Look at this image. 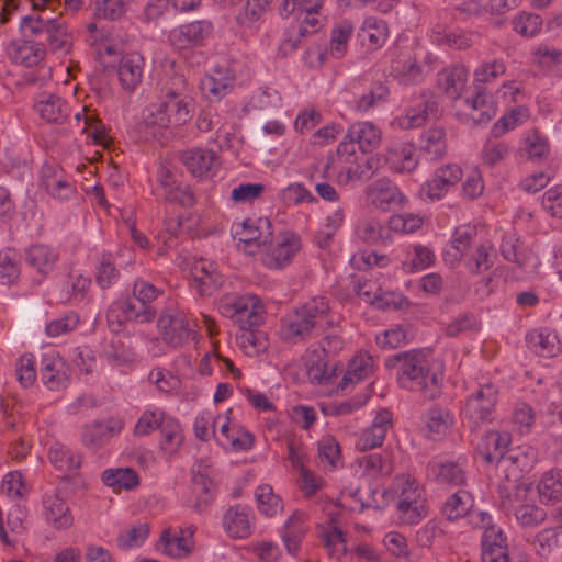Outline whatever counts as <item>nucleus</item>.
<instances>
[{
	"mask_svg": "<svg viewBox=\"0 0 562 562\" xmlns=\"http://www.w3.org/2000/svg\"><path fill=\"white\" fill-rule=\"evenodd\" d=\"M469 71L465 67L456 65L446 68L439 77V83L446 94L457 102L463 103L467 120L475 124L486 123L491 120L492 97L490 85L492 80V66L490 64L481 65L474 71L473 94L461 99L464 90Z\"/></svg>",
	"mask_w": 562,
	"mask_h": 562,
	"instance_id": "nucleus-1",
	"label": "nucleus"
},
{
	"mask_svg": "<svg viewBox=\"0 0 562 562\" xmlns=\"http://www.w3.org/2000/svg\"><path fill=\"white\" fill-rule=\"evenodd\" d=\"M194 113V100L184 93L168 90L142 111L139 130L154 138L173 135Z\"/></svg>",
	"mask_w": 562,
	"mask_h": 562,
	"instance_id": "nucleus-2",
	"label": "nucleus"
},
{
	"mask_svg": "<svg viewBox=\"0 0 562 562\" xmlns=\"http://www.w3.org/2000/svg\"><path fill=\"white\" fill-rule=\"evenodd\" d=\"M430 356L429 349H413L389 357L385 366L396 370L402 387L419 392L427 400H435L441 393L442 372L430 364Z\"/></svg>",
	"mask_w": 562,
	"mask_h": 562,
	"instance_id": "nucleus-3",
	"label": "nucleus"
},
{
	"mask_svg": "<svg viewBox=\"0 0 562 562\" xmlns=\"http://www.w3.org/2000/svg\"><path fill=\"white\" fill-rule=\"evenodd\" d=\"M220 311L239 325L236 340L247 356L256 357L267 350V335L257 329L263 322V306L257 296H226L220 303Z\"/></svg>",
	"mask_w": 562,
	"mask_h": 562,
	"instance_id": "nucleus-4",
	"label": "nucleus"
},
{
	"mask_svg": "<svg viewBox=\"0 0 562 562\" xmlns=\"http://www.w3.org/2000/svg\"><path fill=\"white\" fill-rule=\"evenodd\" d=\"M334 325L328 300L315 296L283 321L282 337L293 344L303 342L317 331H325Z\"/></svg>",
	"mask_w": 562,
	"mask_h": 562,
	"instance_id": "nucleus-5",
	"label": "nucleus"
},
{
	"mask_svg": "<svg viewBox=\"0 0 562 562\" xmlns=\"http://www.w3.org/2000/svg\"><path fill=\"white\" fill-rule=\"evenodd\" d=\"M463 416L471 430V442L474 445L477 454L485 462H492V451L490 448L492 389L488 384L480 387L467 398Z\"/></svg>",
	"mask_w": 562,
	"mask_h": 562,
	"instance_id": "nucleus-6",
	"label": "nucleus"
},
{
	"mask_svg": "<svg viewBox=\"0 0 562 562\" xmlns=\"http://www.w3.org/2000/svg\"><path fill=\"white\" fill-rule=\"evenodd\" d=\"M517 457L501 453L495 463L496 475L501 477L497 486L501 510L509 514L516 510L517 506L528 499L530 488L524 483H518Z\"/></svg>",
	"mask_w": 562,
	"mask_h": 562,
	"instance_id": "nucleus-7",
	"label": "nucleus"
},
{
	"mask_svg": "<svg viewBox=\"0 0 562 562\" xmlns=\"http://www.w3.org/2000/svg\"><path fill=\"white\" fill-rule=\"evenodd\" d=\"M40 187L54 200L69 201L76 198V186L57 164L45 162L40 172Z\"/></svg>",
	"mask_w": 562,
	"mask_h": 562,
	"instance_id": "nucleus-8",
	"label": "nucleus"
},
{
	"mask_svg": "<svg viewBox=\"0 0 562 562\" xmlns=\"http://www.w3.org/2000/svg\"><path fill=\"white\" fill-rule=\"evenodd\" d=\"M270 228L271 223L267 217L246 218L233 225V237L238 247L243 244L244 251H247V247L272 245L273 235Z\"/></svg>",
	"mask_w": 562,
	"mask_h": 562,
	"instance_id": "nucleus-9",
	"label": "nucleus"
},
{
	"mask_svg": "<svg viewBox=\"0 0 562 562\" xmlns=\"http://www.w3.org/2000/svg\"><path fill=\"white\" fill-rule=\"evenodd\" d=\"M405 196L397 186L387 178L372 181L366 189V203L380 211H391L405 202Z\"/></svg>",
	"mask_w": 562,
	"mask_h": 562,
	"instance_id": "nucleus-10",
	"label": "nucleus"
},
{
	"mask_svg": "<svg viewBox=\"0 0 562 562\" xmlns=\"http://www.w3.org/2000/svg\"><path fill=\"white\" fill-rule=\"evenodd\" d=\"M87 42L94 49L99 63L104 69L115 68L123 56L121 44L99 30L94 23L87 26Z\"/></svg>",
	"mask_w": 562,
	"mask_h": 562,
	"instance_id": "nucleus-11",
	"label": "nucleus"
},
{
	"mask_svg": "<svg viewBox=\"0 0 562 562\" xmlns=\"http://www.w3.org/2000/svg\"><path fill=\"white\" fill-rule=\"evenodd\" d=\"M462 179V169L457 164H447L436 169L431 179L420 189V195L431 201L440 200Z\"/></svg>",
	"mask_w": 562,
	"mask_h": 562,
	"instance_id": "nucleus-12",
	"label": "nucleus"
},
{
	"mask_svg": "<svg viewBox=\"0 0 562 562\" xmlns=\"http://www.w3.org/2000/svg\"><path fill=\"white\" fill-rule=\"evenodd\" d=\"M355 27L351 21L342 20L334 24L330 32V40L325 50L311 49L310 55H316L317 61L315 66L323 65L328 57L340 59L348 50L349 42L352 37Z\"/></svg>",
	"mask_w": 562,
	"mask_h": 562,
	"instance_id": "nucleus-13",
	"label": "nucleus"
},
{
	"mask_svg": "<svg viewBox=\"0 0 562 562\" xmlns=\"http://www.w3.org/2000/svg\"><path fill=\"white\" fill-rule=\"evenodd\" d=\"M235 75L227 66H215L200 81L202 95L210 102L220 101L233 88Z\"/></svg>",
	"mask_w": 562,
	"mask_h": 562,
	"instance_id": "nucleus-14",
	"label": "nucleus"
},
{
	"mask_svg": "<svg viewBox=\"0 0 562 562\" xmlns=\"http://www.w3.org/2000/svg\"><path fill=\"white\" fill-rule=\"evenodd\" d=\"M157 326L161 331L162 341L173 348L182 346L193 333L189 319L178 314H161Z\"/></svg>",
	"mask_w": 562,
	"mask_h": 562,
	"instance_id": "nucleus-15",
	"label": "nucleus"
},
{
	"mask_svg": "<svg viewBox=\"0 0 562 562\" xmlns=\"http://www.w3.org/2000/svg\"><path fill=\"white\" fill-rule=\"evenodd\" d=\"M194 286L202 296L212 295L224 282L216 265L205 258L195 260L190 269Z\"/></svg>",
	"mask_w": 562,
	"mask_h": 562,
	"instance_id": "nucleus-16",
	"label": "nucleus"
},
{
	"mask_svg": "<svg viewBox=\"0 0 562 562\" xmlns=\"http://www.w3.org/2000/svg\"><path fill=\"white\" fill-rule=\"evenodd\" d=\"M40 376L43 384L50 391L65 389L69 383L67 366L63 358L55 352L43 355Z\"/></svg>",
	"mask_w": 562,
	"mask_h": 562,
	"instance_id": "nucleus-17",
	"label": "nucleus"
},
{
	"mask_svg": "<svg viewBox=\"0 0 562 562\" xmlns=\"http://www.w3.org/2000/svg\"><path fill=\"white\" fill-rule=\"evenodd\" d=\"M212 32V24L207 21H194L175 27L170 31L168 40L178 49L200 45Z\"/></svg>",
	"mask_w": 562,
	"mask_h": 562,
	"instance_id": "nucleus-18",
	"label": "nucleus"
},
{
	"mask_svg": "<svg viewBox=\"0 0 562 562\" xmlns=\"http://www.w3.org/2000/svg\"><path fill=\"white\" fill-rule=\"evenodd\" d=\"M270 247L266 255L265 263L269 268L281 269L285 267L299 251L301 244L300 238L293 233H283Z\"/></svg>",
	"mask_w": 562,
	"mask_h": 562,
	"instance_id": "nucleus-19",
	"label": "nucleus"
},
{
	"mask_svg": "<svg viewBox=\"0 0 562 562\" xmlns=\"http://www.w3.org/2000/svg\"><path fill=\"white\" fill-rule=\"evenodd\" d=\"M7 55L16 65L33 67L44 60L46 48L41 42L20 38L7 46Z\"/></svg>",
	"mask_w": 562,
	"mask_h": 562,
	"instance_id": "nucleus-20",
	"label": "nucleus"
},
{
	"mask_svg": "<svg viewBox=\"0 0 562 562\" xmlns=\"http://www.w3.org/2000/svg\"><path fill=\"white\" fill-rule=\"evenodd\" d=\"M122 429L123 422L120 419L97 420L85 426L82 443L89 449H99L109 442L112 437L120 434Z\"/></svg>",
	"mask_w": 562,
	"mask_h": 562,
	"instance_id": "nucleus-21",
	"label": "nucleus"
},
{
	"mask_svg": "<svg viewBox=\"0 0 562 562\" xmlns=\"http://www.w3.org/2000/svg\"><path fill=\"white\" fill-rule=\"evenodd\" d=\"M254 516L251 509L245 505L229 507L223 517V526L229 537L245 539L251 535Z\"/></svg>",
	"mask_w": 562,
	"mask_h": 562,
	"instance_id": "nucleus-22",
	"label": "nucleus"
},
{
	"mask_svg": "<svg viewBox=\"0 0 562 562\" xmlns=\"http://www.w3.org/2000/svg\"><path fill=\"white\" fill-rule=\"evenodd\" d=\"M426 436L432 440L445 438L454 425V415L448 408L432 406L423 415Z\"/></svg>",
	"mask_w": 562,
	"mask_h": 562,
	"instance_id": "nucleus-23",
	"label": "nucleus"
},
{
	"mask_svg": "<svg viewBox=\"0 0 562 562\" xmlns=\"http://www.w3.org/2000/svg\"><path fill=\"white\" fill-rule=\"evenodd\" d=\"M389 33V26L383 19L369 15L363 19L357 36L363 47L376 50L385 44Z\"/></svg>",
	"mask_w": 562,
	"mask_h": 562,
	"instance_id": "nucleus-24",
	"label": "nucleus"
},
{
	"mask_svg": "<svg viewBox=\"0 0 562 562\" xmlns=\"http://www.w3.org/2000/svg\"><path fill=\"white\" fill-rule=\"evenodd\" d=\"M391 425L392 414L387 409L379 412L372 424L362 431L357 447L366 451L382 446Z\"/></svg>",
	"mask_w": 562,
	"mask_h": 562,
	"instance_id": "nucleus-25",
	"label": "nucleus"
},
{
	"mask_svg": "<svg viewBox=\"0 0 562 562\" xmlns=\"http://www.w3.org/2000/svg\"><path fill=\"white\" fill-rule=\"evenodd\" d=\"M528 348L540 357H555L562 350V345L553 330L541 327L526 335Z\"/></svg>",
	"mask_w": 562,
	"mask_h": 562,
	"instance_id": "nucleus-26",
	"label": "nucleus"
},
{
	"mask_svg": "<svg viewBox=\"0 0 562 562\" xmlns=\"http://www.w3.org/2000/svg\"><path fill=\"white\" fill-rule=\"evenodd\" d=\"M144 58L139 53L133 52L122 56L116 65L121 85L133 90L142 80Z\"/></svg>",
	"mask_w": 562,
	"mask_h": 562,
	"instance_id": "nucleus-27",
	"label": "nucleus"
},
{
	"mask_svg": "<svg viewBox=\"0 0 562 562\" xmlns=\"http://www.w3.org/2000/svg\"><path fill=\"white\" fill-rule=\"evenodd\" d=\"M385 161L394 172H412L418 158L412 143H394L386 153Z\"/></svg>",
	"mask_w": 562,
	"mask_h": 562,
	"instance_id": "nucleus-28",
	"label": "nucleus"
},
{
	"mask_svg": "<svg viewBox=\"0 0 562 562\" xmlns=\"http://www.w3.org/2000/svg\"><path fill=\"white\" fill-rule=\"evenodd\" d=\"M180 160L193 176L200 177L209 172L217 160L215 151L203 147H194L181 153Z\"/></svg>",
	"mask_w": 562,
	"mask_h": 562,
	"instance_id": "nucleus-29",
	"label": "nucleus"
},
{
	"mask_svg": "<svg viewBox=\"0 0 562 562\" xmlns=\"http://www.w3.org/2000/svg\"><path fill=\"white\" fill-rule=\"evenodd\" d=\"M34 108L43 120L54 123L61 122L69 113L68 104L59 95L48 92L37 97Z\"/></svg>",
	"mask_w": 562,
	"mask_h": 562,
	"instance_id": "nucleus-30",
	"label": "nucleus"
},
{
	"mask_svg": "<svg viewBox=\"0 0 562 562\" xmlns=\"http://www.w3.org/2000/svg\"><path fill=\"white\" fill-rule=\"evenodd\" d=\"M307 529L306 515L302 512H294L284 524L282 540L290 554L295 555L300 551Z\"/></svg>",
	"mask_w": 562,
	"mask_h": 562,
	"instance_id": "nucleus-31",
	"label": "nucleus"
},
{
	"mask_svg": "<svg viewBox=\"0 0 562 562\" xmlns=\"http://www.w3.org/2000/svg\"><path fill=\"white\" fill-rule=\"evenodd\" d=\"M75 128L86 135V140H113L108 136L105 125L97 117L94 112L86 106L81 112H77L74 116Z\"/></svg>",
	"mask_w": 562,
	"mask_h": 562,
	"instance_id": "nucleus-32",
	"label": "nucleus"
},
{
	"mask_svg": "<svg viewBox=\"0 0 562 562\" xmlns=\"http://www.w3.org/2000/svg\"><path fill=\"white\" fill-rule=\"evenodd\" d=\"M50 2L52 0H49L43 9L38 10H34L31 7L33 13L25 14L20 18L19 32L21 34V38L35 42V40L46 36L48 27L50 25V16L45 18L41 15L38 12H42L45 9H47Z\"/></svg>",
	"mask_w": 562,
	"mask_h": 562,
	"instance_id": "nucleus-33",
	"label": "nucleus"
},
{
	"mask_svg": "<svg viewBox=\"0 0 562 562\" xmlns=\"http://www.w3.org/2000/svg\"><path fill=\"white\" fill-rule=\"evenodd\" d=\"M46 40L49 48L57 55H67L72 47V33L60 18H49Z\"/></svg>",
	"mask_w": 562,
	"mask_h": 562,
	"instance_id": "nucleus-34",
	"label": "nucleus"
},
{
	"mask_svg": "<svg viewBox=\"0 0 562 562\" xmlns=\"http://www.w3.org/2000/svg\"><path fill=\"white\" fill-rule=\"evenodd\" d=\"M46 520L57 529H66L72 525V516L65 499L58 494L46 495L43 499Z\"/></svg>",
	"mask_w": 562,
	"mask_h": 562,
	"instance_id": "nucleus-35",
	"label": "nucleus"
},
{
	"mask_svg": "<svg viewBox=\"0 0 562 562\" xmlns=\"http://www.w3.org/2000/svg\"><path fill=\"white\" fill-rule=\"evenodd\" d=\"M102 481L114 491H131L138 486L139 476L132 468L106 469L102 473Z\"/></svg>",
	"mask_w": 562,
	"mask_h": 562,
	"instance_id": "nucleus-36",
	"label": "nucleus"
},
{
	"mask_svg": "<svg viewBox=\"0 0 562 562\" xmlns=\"http://www.w3.org/2000/svg\"><path fill=\"white\" fill-rule=\"evenodd\" d=\"M192 488L199 497L194 507L202 512L212 502L214 483L201 464L192 470Z\"/></svg>",
	"mask_w": 562,
	"mask_h": 562,
	"instance_id": "nucleus-37",
	"label": "nucleus"
},
{
	"mask_svg": "<svg viewBox=\"0 0 562 562\" xmlns=\"http://www.w3.org/2000/svg\"><path fill=\"white\" fill-rule=\"evenodd\" d=\"M530 64L538 69L550 72L562 65V50L548 44H539L530 52Z\"/></svg>",
	"mask_w": 562,
	"mask_h": 562,
	"instance_id": "nucleus-38",
	"label": "nucleus"
},
{
	"mask_svg": "<svg viewBox=\"0 0 562 562\" xmlns=\"http://www.w3.org/2000/svg\"><path fill=\"white\" fill-rule=\"evenodd\" d=\"M56 260L57 254L45 245H33L25 252V261L42 274L50 272Z\"/></svg>",
	"mask_w": 562,
	"mask_h": 562,
	"instance_id": "nucleus-39",
	"label": "nucleus"
},
{
	"mask_svg": "<svg viewBox=\"0 0 562 562\" xmlns=\"http://www.w3.org/2000/svg\"><path fill=\"white\" fill-rule=\"evenodd\" d=\"M156 548L171 558H182L190 553V548L187 544L182 531L171 535L169 528L162 530Z\"/></svg>",
	"mask_w": 562,
	"mask_h": 562,
	"instance_id": "nucleus-40",
	"label": "nucleus"
},
{
	"mask_svg": "<svg viewBox=\"0 0 562 562\" xmlns=\"http://www.w3.org/2000/svg\"><path fill=\"white\" fill-rule=\"evenodd\" d=\"M561 535L562 526L544 528L535 535L530 543L538 555L548 558L559 547Z\"/></svg>",
	"mask_w": 562,
	"mask_h": 562,
	"instance_id": "nucleus-41",
	"label": "nucleus"
},
{
	"mask_svg": "<svg viewBox=\"0 0 562 562\" xmlns=\"http://www.w3.org/2000/svg\"><path fill=\"white\" fill-rule=\"evenodd\" d=\"M48 457L53 465L63 472L79 469L82 460L79 453H76L59 443H55L49 448Z\"/></svg>",
	"mask_w": 562,
	"mask_h": 562,
	"instance_id": "nucleus-42",
	"label": "nucleus"
},
{
	"mask_svg": "<svg viewBox=\"0 0 562 562\" xmlns=\"http://www.w3.org/2000/svg\"><path fill=\"white\" fill-rule=\"evenodd\" d=\"M434 105L435 103L420 100L416 108L407 110L404 115L396 117L392 124L402 130L419 127L424 124L429 113L434 111Z\"/></svg>",
	"mask_w": 562,
	"mask_h": 562,
	"instance_id": "nucleus-43",
	"label": "nucleus"
},
{
	"mask_svg": "<svg viewBox=\"0 0 562 562\" xmlns=\"http://www.w3.org/2000/svg\"><path fill=\"white\" fill-rule=\"evenodd\" d=\"M429 469L440 483L461 485L465 481L464 471L458 462H431Z\"/></svg>",
	"mask_w": 562,
	"mask_h": 562,
	"instance_id": "nucleus-44",
	"label": "nucleus"
},
{
	"mask_svg": "<svg viewBox=\"0 0 562 562\" xmlns=\"http://www.w3.org/2000/svg\"><path fill=\"white\" fill-rule=\"evenodd\" d=\"M159 430L162 436L161 449L175 453L183 441L181 425L175 418L166 416Z\"/></svg>",
	"mask_w": 562,
	"mask_h": 562,
	"instance_id": "nucleus-45",
	"label": "nucleus"
},
{
	"mask_svg": "<svg viewBox=\"0 0 562 562\" xmlns=\"http://www.w3.org/2000/svg\"><path fill=\"white\" fill-rule=\"evenodd\" d=\"M360 465L372 475H391L393 472V462L391 453L387 451L370 453L361 458Z\"/></svg>",
	"mask_w": 562,
	"mask_h": 562,
	"instance_id": "nucleus-46",
	"label": "nucleus"
},
{
	"mask_svg": "<svg viewBox=\"0 0 562 562\" xmlns=\"http://www.w3.org/2000/svg\"><path fill=\"white\" fill-rule=\"evenodd\" d=\"M415 58L416 55L412 57L409 52H401L392 61V70L395 76L409 82L418 80L423 69L416 64Z\"/></svg>",
	"mask_w": 562,
	"mask_h": 562,
	"instance_id": "nucleus-47",
	"label": "nucleus"
},
{
	"mask_svg": "<svg viewBox=\"0 0 562 562\" xmlns=\"http://www.w3.org/2000/svg\"><path fill=\"white\" fill-rule=\"evenodd\" d=\"M256 499L259 510L268 517H273L283 509L282 499L273 493L270 485L265 484L258 486L256 490Z\"/></svg>",
	"mask_w": 562,
	"mask_h": 562,
	"instance_id": "nucleus-48",
	"label": "nucleus"
},
{
	"mask_svg": "<svg viewBox=\"0 0 562 562\" xmlns=\"http://www.w3.org/2000/svg\"><path fill=\"white\" fill-rule=\"evenodd\" d=\"M378 143H363L361 149L357 151V160L350 161L355 168H349L348 172L357 177H362L367 171L374 170L379 167L380 159L371 155Z\"/></svg>",
	"mask_w": 562,
	"mask_h": 562,
	"instance_id": "nucleus-49",
	"label": "nucleus"
},
{
	"mask_svg": "<svg viewBox=\"0 0 562 562\" xmlns=\"http://www.w3.org/2000/svg\"><path fill=\"white\" fill-rule=\"evenodd\" d=\"M336 367L328 368L326 361L319 355H313L306 361V374L312 383L327 384L335 375Z\"/></svg>",
	"mask_w": 562,
	"mask_h": 562,
	"instance_id": "nucleus-50",
	"label": "nucleus"
},
{
	"mask_svg": "<svg viewBox=\"0 0 562 562\" xmlns=\"http://www.w3.org/2000/svg\"><path fill=\"white\" fill-rule=\"evenodd\" d=\"M515 517L522 527L533 528L546 520L547 513L543 508L529 504L527 499L517 506Z\"/></svg>",
	"mask_w": 562,
	"mask_h": 562,
	"instance_id": "nucleus-51",
	"label": "nucleus"
},
{
	"mask_svg": "<svg viewBox=\"0 0 562 562\" xmlns=\"http://www.w3.org/2000/svg\"><path fill=\"white\" fill-rule=\"evenodd\" d=\"M559 475L551 472L543 474L538 484V493L542 503H555L562 497V483Z\"/></svg>",
	"mask_w": 562,
	"mask_h": 562,
	"instance_id": "nucleus-52",
	"label": "nucleus"
},
{
	"mask_svg": "<svg viewBox=\"0 0 562 562\" xmlns=\"http://www.w3.org/2000/svg\"><path fill=\"white\" fill-rule=\"evenodd\" d=\"M513 29L524 37H533L542 29V19L539 14L530 12H520L512 21Z\"/></svg>",
	"mask_w": 562,
	"mask_h": 562,
	"instance_id": "nucleus-53",
	"label": "nucleus"
},
{
	"mask_svg": "<svg viewBox=\"0 0 562 562\" xmlns=\"http://www.w3.org/2000/svg\"><path fill=\"white\" fill-rule=\"evenodd\" d=\"M470 494L465 491H458L451 495L442 506V514L449 520H456L468 514L470 507Z\"/></svg>",
	"mask_w": 562,
	"mask_h": 562,
	"instance_id": "nucleus-54",
	"label": "nucleus"
},
{
	"mask_svg": "<svg viewBox=\"0 0 562 562\" xmlns=\"http://www.w3.org/2000/svg\"><path fill=\"white\" fill-rule=\"evenodd\" d=\"M120 278V272L112 261L111 254H103L95 272V282L101 289H109Z\"/></svg>",
	"mask_w": 562,
	"mask_h": 562,
	"instance_id": "nucleus-55",
	"label": "nucleus"
},
{
	"mask_svg": "<svg viewBox=\"0 0 562 562\" xmlns=\"http://www.w3.org/2000/svg\"><path fill=\"white\" fill-rule=\"evenodd\" d=\"M356 234L364 243L378 244L385 241L390 231L378 221H364L357 226Z\"/></svg>",
	"mask_w": 562,
	"mask_h": 562,
	"instance_id": "nucleus-56",
	"label": "nucleus"
},
{
	"mask_svg": "<svg viewBox=\"0 0 562 562\" xmlns=\"http://www.w3.org/2000/svg\"><path fill=\"white\" fill-rule=\"evenodd\" d=\"M319 538L330 557L340 558L346 553L342 531L337 527L323 528Z\"/></svg>",
	"mask_w": 562,
	"mask_h": 562,
	"instance_id": "nucleus-57",
	"label": "nucleus"
},
{
	"mask_svg": "<svg viewBox=\"0 0 562 562\" xmlns=\"http://www.w3.org/2000/svg\"><path fill=\"white\" fill-rule=\"evenodd\" d=\"M282 98L273 88H260L250 97L247 110H265L269 108H278L281 105Z\"/></svg>",
	"mask_w": 562,
	"mask_h": 562,
	"instance_id": "nucleus-58",
	"label": "nucleus"
},
{
	"mask_svg": "<svg viewBox=\"0 0 562 562\" xmlns=\"http://www.w3.org/2000/svg\"><path fill=\"white\" fill-rule=\"evenodd\" d=\"M265 11V8L248 0L243 11H240L236 16V22L239 27L250 32H256L261 24Z\"/></svg>",
	"mask_w": 562,
	"mask_h": 562,
	"instance_id": "nucleus-59",
	"label": "nucleus"
},
{
	"mask_svg": "<svg viewBox=\"0 0 562 562\" xmlns=\"http://www.w3.org/2000/svg\"><path fill=\"white\" fill-rule=\"evenodd\" d=\"M148 533L149 525L146 522L138 524L117 536V546L124 550L138 547L146 540Z\"/></svg>",
	"mask_w": 562,
	"mask_h": 562,
	"instance_id": "nucleus-60",
	"label": "nucleus"
},
{
	"mask_svg": "<svg viewBox=\"0 0 562 562\" xmlns=\"http://www.w3.org/2000/svg\"><path fill=\"white\" fill-rule=\"evenodd\" d=\"M517 154L521 160L543 164L550 159V147L548 143H525Z\"/></svg>",
	"mask_w": 562,
	"mask_h": 562,
	"instance_id": "nucleus-61",
	"label": "nucleus"
},
{
	"mask_svg": "<svg viewBox=\"0 0 562 562\" xmlns=\"http://www.w3.org/2000/svg\"><path fill=\"white\" fill-rule=\"evenodd\" d=\"M166 415L161 411H146L138 418L134 435L137 437L147 436L151 431L159 429Z\"/></svg>",
	"mask_w": 562,
	"mask_h": 562,
	"instance_id": "nucleus-62",
	"label": "nucleus"
},
{
	"mask_svg": "<svg viewBox=\"0 0 562 562\" xmlns=\"http://www.w3.org/2000/svg\"><path fill=\"white\" fill-rule=\"evenodd\" d=\"M104 357L110 364L122 366L132 359L133 352L120 338H113L104 348Z\"/></svg>",
	"mask_w": 562,
	"mask_h": 562,
	"instance_id": "nucleus-63",
	"label": "nucleus"
},
{
	"mask_svg": "<svg viewBox=\"0 0 562 562\" xmlns=\"http://www.w3.org/2000/svg\"><path fill=\"white\" fill-rule=\"evenodd\" d=\"M381 137L380 128L372 122H357L348 128L346 140H376Z\"/></svg>",
	"mask_w": 562,
	"mask_h": 562,
	"instance_id": "nucleus-64",
	"label": "nucleus"
}]
</instances>
